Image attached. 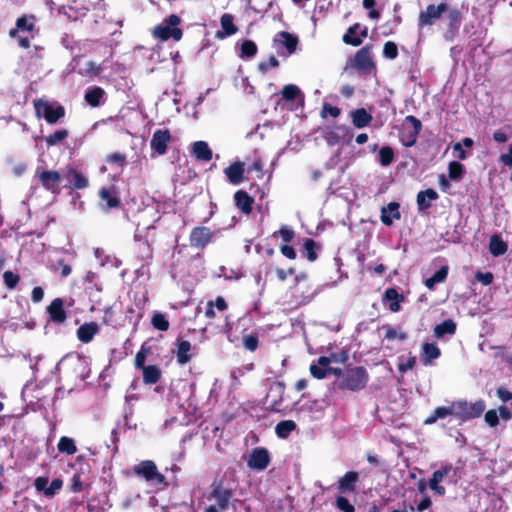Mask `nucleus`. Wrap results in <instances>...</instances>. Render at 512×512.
Masks as SVG:
<instances>
[{"instance_id":"nucleus-45","label":"nucleus","mask_w":512,"mask_h":512,"mask_svg":"<svg viewBox=\"0 0 512 512\" xmlns=\"http://www.w3.org/2000/svg\"><path fill=\"white\" fill-rule=\"evenodd\" d=\"M257 53V46L251 40H245L241 45V58H251Z\"/></svg>"},{"instance_id":"nucleus-63","label":"nucleus","mask_w":512,"mask_h":512,"mask_svg":"<svg viewBox=\"0 0 512 512\" xmlns=\"http://www.w3.org/2000/svg\"><path fill=\"white\" fill-rule=\"evenodd\" d=\"M497 413L499 418H502L505 421L512 419V411L507 406H499L497 409Z\"/></svg>"},{"instance_id":"nucleus-26","label":"nucleus","mask_w":512,"mask_h":512,"mask_svg":"<svg viewBox=\"0 0 512 512\" xmlns=\"http://www.w3.org/2000/svg\"><path fill=\"white\" fill-rule=\"evenodd\" d=\"M235 204L236 206L243 212V213H250L252 210V203L253 199L248 195L245 191H237L234 195Z\"/></svg>"},{"instance_id":"nucleus-27","label":"nucleus","mask_w":512,"mask_h":512,"mask_svg":"<svg viewBox=\"0 0 512 512\" xmlns=\"http://www.w3.org/2000/svg\"><path fill=\"white\" fill-rule=\"evenodd\" d=\"M440 349L434 343H425L422 346V362L424 365H430L433 360L439 358Z\"/></svg>"},{"instance_id":"nucleus-20","label":"nucleus","mask_w":512,"mask_h":512,"mask_svg":"<svg viewBox=\"0 0 512 512\" xmlns=\"http://www.w3.org/2000/svg\"><path fill=\"white\" fill-rule=\"evenodd\" d=\"M99 197L102 202H105V205L102 206L104 209H112L116 208L120 204V199L117 196L116 192L112 188L103 187L99 191Z\"/></svg>"},{"instance_id":"nucleus-52","label":"nucleus","mask_w":512,"mask_h":512,"mask_svg":"<svg viewBox=\"0 0 512 512\" xmlns=\"http://www.w3.org/2000/svg\"><path fill=\"white\" fill-rule=\"evenodd\" d=\"M3 278H4V282H5V285L9 288V289H13L16 287L18 281H19V276L14 274L13 272L11 271H6L4 274H3Z\"/></svg>"},{"instance_id":"nucleus-13","label":"nucleus","mask_w":512,"mask_h":512,"mask_svg":"<svg viewBox=\"0 0 512 512\" xmlns=\"http://www.w3.org/2000/svg\"><path fill=\"white\" fill-rule=\"evenodd\" d=\"M452 466L445 465L440 469L433 472L431 479L429 480V487L436 494L443 496L446 493L444 486L440 485L443 479L451 472Z\"/></svg>"},{"instance_id":"nucleus-53","label":"nucleus","mask_w":512,"mask_h":512,"mask_svg":"<svg viewBox=\"0 0 512 512\" xmlns=\"http://www.w3.org/2000/svg\"><path fill=\"white\" fill-rule=\"evenodd\" d=\"M484 419H485V422H486L490 427H495V426H497V425H498V423H499V416H498L497 410H496V409L488 410V411L485 413Z\"/></svg>"},{"instance_id":"nucleus-30","label":"nucleus","mask_w":512,"mask_h":512,"mask_svg":"<svg viewBox=\"0 0 512 512\" xmlns=\"http://www.w3.org/2000/svg\"><path fill=\"white\" fill-rule=\"evenodd\" d=\"M449 415H454L455 416L454 402L451 403V405H449V406L437 407L434 410L433 415L425 420V423L426 424H432V423L436 422L438 419L445 418V417H447Z\"/></svg>"},{"instance_id":"nucleus-43","label":"nucleus","mask_w":512,"mask_h":512,"mask_svg":"<svg viewBox=\"0 0 512 512\" xmlns=\"http://www.w3.org/2000/svg\"><path fill=\"white\" fill-rule=\"evenodd\" d=\"M68 137V131L65 129L57 130L53 134L46 137V143L48 146H55Z\"/></svg>"},{"instance_id":"nucleus-40","label":"nucleus","mask_w":512,"mask_h":512,"mask_svg":"<svg viewBox=\"0 0 512 512\" xmlns=\"http://www.w3.org/2000/svg\"><path fill=\"white\" fill-rule=\"evenodd\" d=\"M384 299L390 301L389 308L392 312H397L400 309L399 299L400 295L396 289L389 288L385 291Z\"/></svg>"},{"instance_id":"nucleus-24","label":"nucleus","mask_w":512,"mask_h":512,"mask_svg":"<svg viewBox=\"0 0 512 512\" xmlns=\"http://www.w3.org/2000/svg\"><path fill=\"white\" fill-rule=\"evenodd\" d=\"M98 332V325L95 322L85 323L77 330V336L83 343H89Z\"/></svg>"},{"instance_id":"nucleus-9","label":"nucleus","mask_w":512,"mask_h":512,"mask_svg":"<svg viewBox=\"0 0 512 512\" xmlns=\"http://www.w3.org/2000/svg\"><path fill=\"white\" fill-rule=\"evenodd\" d=\"M171 141V134L167 129H158L154 131L150 147L158 155H164L167 152L168 143Z\"/></svg>"},{"instance_id":"nucleus-58","label":"nucleus","mask_w":512,"mask_h":512,"mask_svg":"<svg viewBox=\"0 0 512 512\" xmlns=\"http://www.w3.org/2000/svg\"><path fill=\"white\" fill-rule=\"evenodd\" d=\"M476 279L481 282L483 285H490L493 282V274L490 272H477Z\"/></svg>"},{"instance_id":"nucleus-61","label":"nucleus","mask_w":512,"mask_h":512,"mask_svg":"<svg viewBox=\"0 0 512 512\" xmlns=\"http://www.w3.org/2000/svg\"><path fill=\"white\" fill-rule=\"evenodd\" d=\"M244 346L250 351H254L258 345V339L255 336H245L243 340Z\"/></svg>"},{"instance_id":"nucleus-34","label":"nucleus","mask_w":512,"mask_h":512,"mask_svg":"<svg viewBox=\"0 0 512 512\" xmlns=\"http://www.w3.org/2000/svg\"><path fill=\"white\" fill-rule=\"evenodd\" d=\"M105 92L100 87H94L93 89L89 90L85 94V100L89 105L92 107H97L101 104L102 98L104 97Z\"/></svg>"},{"instance_id":"nucleus-35","label":"nucleus","mask_w":512,"mask_h":512,"mask_svg":"<svg viewBox=\"0 0 512 512\" xmlns=\"http://www.w3.org/2000/svg\"><path fill=\"white\" fill-rule=\"evenodd\" d=\"M448 274V268L446 266L441 267L437 270L430 278L425 280V286L428 289H433L436 284L445 281Z\"/></svg>"},{"instance_id":"nucleus-59","label":"nucleus","mask_w":512,"mask_h":512,"mask_svg":"<svg viewBox=\"0 0 512 512\" xmlns=\"http://www.w3.org/2000/svg\"><path fill=\"white\" fill-rule=\"evenodd\" d=\"M339 114H340L339 108H337L335 106H331L330 104H324L323 109H322L323 117L330 115L335 118V117L339 116Z\"/></svg>"},{"instance_id":"nucleus-21","label":"nucleus","mask_w":512,"mask_h":512,"mask_svg":"<svg viewBox=\"0 0 512 512\" xmlns=\"http://www.w3.org/2000/svg\"><path fill=\"white\" fill-rule=\"evenodd\" d=\"M400 218L399 204L396 202L389 203L386 207L381 210V221L390 226L394 219Z\"/></svg>"},{"instance_id":"nucleus-39","label":"nucleus","mask_w":512,"mask_h":512,"mask_svg":"<svg viewBox=\"0 0 512 512\" xmlns=\"http://www.w3.org/2000/svg\"><path fill=\"white\" fill-rule=\"evenodd\" d=\"M58 450L61 453H66L68 455H73L77 452V448L75 442L72 438L63 436L60 438L58 442Z\"/></svg>"},{"instance_id":"nucleus-3","label":"nucleus","mask_w":512,"mask_h":512,"mask_svg":"<svg viewBox=\"0 0 512 512\" xmlns=\"http://www.w3.org/2000/svg\"><path fill=\"white\" fill-rule=\"evenodd\" d=\"M368 378V373L365 368H349L343 375L340 382V388L351 391L361 390L366 386Z\"/></svg>"},{"instance_id":"nucleus-36","label":"nucleus","mask_w":512,"mask_h":512,"mask_svg":"<svg viewBox=\"0 0 512 512\" xmlns=\"http://www.w3.org/2000/svg\"><path fill=\"white\" fill-rule=\"evenodd\" d=\"M282 98L286 101H292L297 98L303 100L304 96L301 90L294 84L285 85L281 91Z\"/></svg>"},{"instance_id":"nucleus-33","label":"nucleus","mask_w":512,"mask_h":512,"mask_svg":"<svg viewBox=\"0 0 512 512\" xmlns=\"http://www.w3.org/2000/svg\"><path fill=\"white\" fill-rule=\"evenodd\" d=\"M456 331V324L453 320L448 319L438 324L434 328V334L436 337L441 338L446 334L453 335Z\"/></svg>"},{"instance_id":"nucleus-8","label":"nucleus","mask_w":512,"mask_h":512,"mask_svg":"<svg viewBox=\"0 0 512 512\" xmlns=\"http://www.w3.org/2000/svg\"><path fill=\"white\" fill-rule=\"evenodd\" d=\"M352 66L362 73H370L374 68L371 47L365 46L358 50L354 56Z\"/></svg>"},{"instance_id":"nucleus-11","label":"nucleus","mask_w":512,"mask_h":512,"mask_svg":"<svg viewBox=\"0 0 512 512\" xmlns=\"http://www.w3.org/2000/svg\"><path fill=\"white\" fill-rule=\"evenodd\" d=\"M36 176L45 189L51 192H56L59 189L61 183V176L59 172L40 170L38 168L36 171Z\"/></svg>"},{"instance_id":"nucleus-6","label":"nucleus","mask_w":512,"mask_h":512,"mask_svg":"<svg viewBox=\"0 0 512 512\" xmlns=\"http://www.w3.org/2000/svg\"><path fill=\"white\" fill-rule=\"evenodd\" d=\"M37 117H44L50 123H56L65 114L64 108L59 104H51L48 101L37 100L34 102Z\"/></svg>"},{"instance_id":"nucleus-42","label":"nucleus","mask_w":512,"mask_h":512,"mask_svg":"<svg viewBox=\"0 0 512 512\" xmlns=\"http://www.w3.org/2000/svg\"><path fill=\"white\" fill-rule=\"evenodd\" d=\"M406 122H410L413 126L414 132L410 135L409 141L405 142L406 146H412L416 142V136L420 132L422 125L421 122L414 116L409 115L405 119Z\"/></svg>"},{"instance_id":"nucleus-49","label":"nucleus","mask_w":512,"mask_h":512,"mask_svg":"<svg viewBox=\"0 0 512 512\" xmlns=\"http://www.w3.org/2000/svg\"><path fill=\"white\" fill-rule=\"evenodd\" d=\"M304 251L306 258L313 262L317 258V254L315 252V242L312 239H306L304 243Z\"/></svg>"},{"instance_id":"nucleus-55","label":"nucleus","mask_w":512,"mask_h":512,"mask_svg":"<svg viewBox=\"0 0 512 512\" xmlns=\"http://www.w3.org/2000/svg\"><path fill=\"white\" fill-rule=\"evenodd\" d=\"M326 367L327 366H321L319 364L318 365L312 364L310 366V372H311L313 377H315L317 379H323L327 375L328 369H326Z\"/></svg>"},{"instance_id":"nucleus-50","label":"nucleus","mask_w":512,"mask_h":512,"mask_svg":"<svg viewBox=\"0 0 512 512\" xmlns=\"http://www.w3.org/2000/svg\"><path fill=\"white\" fill-rule=\"evenodd\" d=\"M383 55L388 59H395L398 55V48L394 42L388 41L384 44Z\"/></svg>"},{"instance_id":"nucleus-51","label":"nucleus","mask_w":512,"mask_h":512,"mask_svg":"<svg viewBox=\"0 0 512 512\" xmlns=\"http://www.w3.org/2000/svg\"><path fill=\"white\" fill-rule=\"evenodd\" d=\"M336 507L342 512H354V506L344 496H338L336 498Z\"/></svg>"},{"instance_id":"nucleus-23","label":"nucleus","mask_w":512,"mask_h":512,"mask_svg":"<svg viewBox=\"0 0 512 512\" xmlns=\"http://www.w3.org/2000/svg\"><path fill=\"white\" fill-rule=\"evenodd\" d=\"M438 198V194L433 189L420 191L417 195V206L420 211L427 210L431 207V202Z\"/></svg>"},{"instance_id":"nucleus-2","label":"nucleus","mask_w":512,"mask_h":512,"mask_svg":"<svg viewBox=\"0 0 512 512\" xmlns=\"http://www.w3.org/2000/svg\"><path fill=\"white\" fill-rule=\"evenodd\" d=\"M485 408L486 404L481 399L474 403L467 402L466 400L454 402L455 417L463 422L480 417Z\"/></svg>"},{"instance_id":"nucleus-12","label":"nucleus","mask_w":512,"mask_h":512,"mask_svg":"<svg viewBox=\"0 0 512 512\" xmlns=\"http://www.w3.org/2000/svg\"><path fill=\"white\" fill-rule=\"evenodd\" d=\"M214 233L204 226L196 227L191 231L190 243L191 246L196 248H204L208 243L212 241Z\"/></svg>"},{"instance_id":"nucleus-56","label":"nucleus","mask_w":512,"mask_h":512,"mask_svg":"<svg viewBox=\"0 0 512 512\" xmlns=\"http://www.w3.org/2000/svg\"><path fill=\"white\" fill-rule=\"evenodd\" d=\"M385 338L387 340L398 339L400 341H403L406 339V334L404 332L398 331L394 328H387L386 333H385Z\"/></svg>"},{"instance_id":"nucleus-29","label":"nucleus","mask_w":512,"mask_h":512,"mask_svg":"<svg viewBox=\"0 0 512 512\" xmlns=\"http://www.w3.org/2000/svg\"><path fill=\"white\" fill-rule=\"evenodd\" d=\"M352 122L355 127H366L372 120V116L363 108L352 111Z\"/></svg>"},{"instance_id":"nucleus-4","label":"nucleus","mask_w":512,"mask_h":512,"mask_svg":"<svg viewBox=\"0 0 512 512\" xmlns=\"http://www.w3.org/2000/svg\"><path fill=\"white\" fill-rule=\"evenodd\" d=\"M133 471L137 476L143 477L153 485H167L165 476L158 471L156 464L151 460L141 461L133 467Z\"/></svg>"},{"instance_id":"nucleus-16","label":"nucleus","mask_w":512,"mask_h":512,"mask_svg":"<svg viewBox=\"0 0 512 512\" xmlns=\"http://www.w3.org/2000/svg\"><path fill=\"white\" fill-rule=\"evenodd\" d=\"M244 171V164L235 162L224 169V174L231 184L238 185L243 181Z\"/></svg>"},{"instance_id":"nucleus-7","label":"nucleus","mask_w":512,"mask_h":512,"mask_svg":"<svg viewBox=\"0 0 512 512\" xmlns=\"http://www.w3.org/2000/svg\"><path fill=\"white\" fill-rule=\"evenodd\" d=\"M448 6L446 3H440L439 5H428L424 11H421L418 18V24L420 27L429 26L441 17V15L447 11Z\"/></svg>"},{"instance_id":"nucleus-46","label":"nucleus","mask_w":512,"mask_h":512,"mask_svg":"<svg viewBox=\"0 0 512 512\" xmlns=\"http://www.w3.org/2000/svg\"><path fill=\"white\" fill-rule=\"evenodd\" d=\"M449 178L451 180H460L464 173V166L457 162L452 161L448 167Z\"/></svg>"},{"instance_id":"nucleus-10","label":"nucleus","mask_w":512,"mask_h":512,"mask_svg":"<svg viewBox=\"0 0 512 512\" xmlns=\"http://www.w3.org/2000/svg\"><path fill=\"white\" fill-rule=\"evenodd\" d=\"M270 462V456L265 448H255L252 450L247 465L249 468L262 471L267 468Z\"/></svg>"},{"instance_id":"nucleus-18","label":"nucleus","mask_w":512,"mask_h":512,"mask_svg":"<svg viewBox=\"0 0 512 512\" xmlns=\"http://www.w3.org/2000/svg\"><path fill=\"white\" fill-rule=\"evenodd\" d=\"M234 18L231 14L225 13L220 19L221 31L217 32V37L223 39L225 37L234 35L238 29L234 25Z\"/></svg>"},{"instance_id":"nucleus-32","label":"nucleus","mask_w":512,"mask_h":512,"mask_svg":"<svg viewBox=\"0 0 512 512\" xmlns=\"http://www.w3.org/2000/svg\"><path fill=\"white\" fill-rule=\"evenodd\" d=\"M143 381L145 384H155L161 378V371L155 365H149L143 370Z\"/></svg>"},{"instance_id":"nucleus-62","label":"nucleus","mask_w":512,"mask_h":512,"mask_svg":"<svg viewBox=\"0 0 512 512\" xmlns=\"http://www.w3.org/2000/svg\"><path fill=\"white\" fill-rule=\"evenodd\" d=\"M49 481L45 477H37L34 481V486L38 491L44 492L46 495V490L48 488Z\"/></svg>"},{"instance_id":"nucleus-37","label":"nucleus","mask_w":512,"mask_h":512,"mask_svg":"<svg viewBox=\"0 0 512 512\" xmlns=\"http://www.w3.org/2000/svg\"><path fill=\"white\" fill-rule=\"evenodd\" d=\"M296 428V424L292 420H284L279 422L275 427V432L279 438H287Z\"/></svg>"},{"instance_id":"nucleus-48","label":"nucleus","mask_w":512,"mask_h":512,"mask_svg":"<svg viewBox=\"0 0 512 512\" xmlns=\"http://www.w3.org/2000/svg\"><path fill=\"white\" fill-rule=\"evenodd\" d=\"M398 360V370L401 373H405L406 371L412 369L416 364V358L411 355L408 356L407 358H405L404 356H400Z\"/></svg>"},{"instance_id":"nucleus-57","label":"nucleus","mask_w":512,"mask_h":512,"mask_svg":"<svg viewBox=\"0 0 512 512\" xmlns=\"http://www.w3.org/2000/svg\"><path fill=\"white\" fill-rule=\"evenodd\" d=\"M279 234L284 242L289 243L294 238V231L286 226L282 227L278 232L274 233V236Z\"/></svg>"},{"instance_id":"nucleus-31","label":"nucleus","mask_w":512,"mask_h":512,"mask_svg":"<svg viewBox=\"0 0 512 512\" xmlns=\"http://www.w3.org/2000/svg\"><path fill=\"white\" fill-rule=\"evenodd\" d=\"M507 244L498 236L493 235L490 239L489 250L493 256H501L507 251Z\"/></svg>"},{"instance_id":"nucleus-25","label":"nucleus","mask_w":512,"mask_h":512,"mask_svg":"<svg viewBox=\"0 0 512 512\" xmlns=\"http://www.w3.org/2000/svg\"><path fill=\"white\" fill-rule=\"evenodd\" d=\"M360 28L359 24L351 26L347 33L343 36V41L347 44L358 46L362 43V38L366 37L367 29L364 28L361 32V36L357 35V30Z\"/></svg>"},{"instance_id":"nucleus-47","label":"nucleus","mask_w":512,"mask_h":512,"mask_svg":"<svg viewBox=\"0 0 512 512\" xmlns=\"http://www.w3.org/2000/svg\"><path fill=\"white\" fill-rule=\"evenodd\" d=\"M152 325L160 331H167L169 329V322L165 315L162 313H155L152 317Z\"/></svg>"},{"instance_id":"nucleus-5","label":"nucleus","mask_w":512,"mask_h":512,"mask_svg":"<svg viewBox=\"0 0 512 512\" xmlns=\"http://www.w3.org/2000/svg\"><path fill=\"white\" fill-rule=\"evenodd\" d=\"M179 23L180 18L177 15L172 14L155 27L153 34L156 38L161 40H168L169 38H172L178 41L182 37V31L177 27Z\"/></svg>"},{"instance_id":"nucleus-22","label":"nucleus","mask_w":512,"mask_h":512,"mask_svg":"<svg viewBox=\"0 0 512 512\" xmlns=\"http://www.w3.org/2000/svg\"><path fill=\"white\" fill-rule=\"evenodd\" d=\"M48 312L52 321L62 323L66 319V313L63 308V300L56 298L48 307Z\"/></svg>"},{"instance_id":"nucleus-28","label":"nucleus","mask_w":512,"mask_h":512,"mask_svg":"<svg viewBox=\"0 0 512 512\" xmlns=\"http://www.w3.org/2000/svg\"><path fill=\"white\" fill-rule=\"evenodd\" d=\"M191 343L187 340H180L177 343V361L179 364L184 365L188 363L191 358L192 354H190L191 351Z\"/></svg>"},{"instance_id":"nucleus-54","label":"nucleus","mask_w":512,"mask_h":512,"mask_svg":"<svg viewBox=\"0 0 512 512\" xmlns=\"http://www.w3.org/2000/svg\"><path fill=\"white\" fill-rule=\"evenodd\" d=\"M279 65V61L275 56H271L268 61H264L259 63L258 69L264 74L266 73L270 68H275Z\"/></svg>"},{"instance_id":"nucleus-19","label":"nucleus","mask_w":512,"mask_h":512,"mask_svg":"<svg viewBox=\"0 0 512 512\" xmlns=\"http://www.w3.org/2000/svg\"><path fill=\"white\" fill-rule=\"evenodd\" d=\"M192 153L197 160L209 162L213 153L209 145L205 141H196L192 145Z\"/></svg>"},{"instance_id":"nucleus-15","label":"nucleus","mask_w":512,"mask_h":512,"mask_svg":"<svg viewBox=\"0 0 512 512\" xmlns=\"http://www.w3.org/2000/svg\"><path fill=\"white\" fill-rule=\"evenodd\" d=\"M34 29V17L22 16L17 19L16 27L10 30L9 35L11 38H16L20 32L33 33Z\"/></svg>"},{"instance_id":"nucleus-38","label":"nucleus","mask_w":512,"mask_h":512,"mask_svg":"<svg viewBox=\"0 0 512 512\" xmlns=\"http://www.w3.org/2000/svg\"><path fill=\"white\" fill-rule=\"evenodd\" d=\"M67 180L77 189H83L88 185L87 178L75 170H71L67 173Z\"/></svg>"},{"instance_id":"nucleus-44","label":"nucleus","mask_w":512,"mask_h":512,"mask_svg":"<svg viewBox=\"0 0 512 512\" xmlns=\"http://www.w3.org/2000/svg\"><path fill=\"white\" fill-rule=\"evenodd\" d=\"M394 160V152L391 147H382L379 151V162L382 166L390 165Z\"/></svg>"},{"instance_id":"nucleus-64","label":"nucleus","mask_w":512,"mask_h":512,"mask_svg":"<svg viewBox=\"0 0 512 512\" xmlns=\"http://www.w3.org/2000/svg\"><path fill=\"white\" fill-rule=\"evenodd\" d=\"M146 361V354L143 349H141L135 356V366L140 369H144Z\"/></svg>"},{"instance_id":"nucleus-1","label":"nucleus","mask_w":512,"mask_h":512,"mask_svg":"<svg viewBox=\"0 0 512 512\" xmlns=\"http://www.w3.org/2000/svg\"><path fill=\"white\" fill-rule=\"evenodd\" d=\"M234 491L225 487L222 483H215L205 495V499L211 502L204 508V512H224L228 510Z\"/></svg>"},{"instance_id":"nucleus-41","label":"nucleus","mask_w":512,"mask_h":512,"mask_svg":"<svg viewBox=\"0 0 512 512\" xmlns=\"http://www.w3.org/2000/svg\"><path fill=\"white\" fill-rule=\"evenodd\" d=\"M348 359V355L346 352H342L340 354H331L329 356H322L318 359V363L321 366H328L330 363H344Z\"/></svg>"},{"instance_id":"nucleus-17","label":"nucleus","mask_w":512,"mask_h":512,"mask_svg":"<svg viewBox=\"0 0 512 512\" xmlns=\"http://www.w3.org/2000/svg\"><path fill=\"white\" fill-rule=\"evenodd\" d=\"M274 43L277 46H284L289 54H292L296 50L298 44V38L288 32H279L274 38Z\"/></svg>"},{"instance_id":"nucleus-14","label":"nucleus","mask_w":512,"mask_h":512,"mask_svg":"<svg viewBox=\"0 0 512 512\" xmlns=\"http://www.w3.org/2000/svg\"><path fill=\"white\" fill-rule=\"evenodd\" d=\"M359 479L358 472L349 471L338 481V490L341 493H352L355 491L356 483Z\"/></svg>"},{"instance_id":"nucleus-60","label":"nucleus","mask_w":512,"mask_h":512,"mask_svg":"<svg viewBox=\"0 0 512 512\" xmlns=\"http://www.w3.org/2000/svg\"><path fill=\"white\" fill-rule=\"evenodd\" d=\"M62 487V481L60 479H54L46 490V496H53Z\"/></svg>"}]
</instances>
